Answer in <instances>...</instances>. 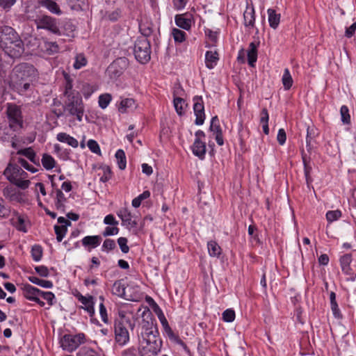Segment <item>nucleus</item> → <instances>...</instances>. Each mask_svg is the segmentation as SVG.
Returning <instances> with one entry per match:
<instances>
[{
	"mask_svg": "<svg viewBox=\"0 0 356 356\" xmlns=\"http://www.w3.org/2000/svg\"><path fill=\"white\" fill-rule=\"evenodd\" d=\"M244 25L248 29H252L254 26L255 15L253 6L247 7L243 13Z\"/></svg>",
	"mask_w": 356,
	"mask_h": 356,
	"instance_id": "21",
	"label": "nucleus"
},
{
	"mask_svg": "<svg viewBox=\"0 0 356 356\" xmlns=\"http://www.w3.org/2000/svg\"><path fill=\"white\" fill-rule=\"evenodd\" d=\"M219 60L218 54L216 51H207L205 54V64L207 68L213 69Z\"/></svg>",
	"mask_w": 356,
	"mask_h": 356,
	"instance_id": "25",
	"label": "nucleus"
},
{
	"mask_svg": "<svg viewBox=\"0 0 356 356\" xmlns=\"http://www.w3.org/2000/svg\"><path fill=\"white\" fill-rule=\"evenodd\" d=\"M317 136L316 129L312 126H308L307 128V136H306V148L308 154H311L313 146L312 145V140Z\"/></svg>",
	"mask_w": 356,
	"mask_h": 356,
	"instance_id": "27",
	"label": "nucleus"
},
{
	"mask_svg": "<svg viewBox=\"0 0 356 356\" xmlns=\"http://www.w3.org/2000/svg\"><path fill=\"white\" fill-rule=\"evenodd\" d=\"M208 252L211 257H218L221 254V248L214 241H209L207 243Z\"/></svg>",
	"mask_w": 356,
	"mask_h": 356,
	"instance_id": "31",
	"label": "nucleus"
},
{
	"mask_svg": "<svg viewBox=\"0 0 356 356\" xmlns=\"http://www.w3.org/2000/svg\"><path fill=\"white\" fill-rule=\"evenodd\" d=\"M35 270L40 276L44 277H48L49 274L48 268L43 265L35 266Z\"/></svg>",
	"mask_w": 356,
	"mask_h": 356,
	"instance_id": "60",
	"label": "nucleus"
},
{
	"mask_svg": "<svg viewBox=\"0 0 356 356\" xmlns=\"http://www.w3.org/2000/svg\"><path fill=\"white\" fill-rule=\"evenodd\" d=\"M116 247V245H115V243L113 240L112 239H106L104 243H103V245H102V250L104 251V250H106V251H109V250H113Z\"/></svg>",
	"mask_w": 356,
	"mask_h": 356,
	"instance_id": "59",
	"label": "nucleus"
},
{
	"mask_svg": "<svg viewBox=\"0 0 356 356\" xmlns=\"http://www.w3.org/2000/svg\"><path fill=\"white\" fill-rule=\"evenodd\" d=\"M267 13L270 26L273 29H277L280 22V14H277L275 10L272 8L268 9Z\"/></svg>",
	"mask_w": 356,
	"mask_h": 356,
	"instance_id": "28",
	"label": "nucleus"
},
{
	"mask_svg": "<svg viewBox=\"0 0 356 356\" xmlns=\"http://www.w3.org/2000/svg\"><path fill=\"white\" fill-rule=\"evenodd\" d=\"M118 243L120 246L121 251L123 253H127L129 250V248L127 245V238L125 237H120L118 239Z\"/></svg>",
	"mask_w": 356,
	"mask_h": 356,
	"instance_id": "55",
	"label": "nucleus"
},
{
	"mask_svg": "<svg viewBox=\"0 0 356 356\" xmlns=\"http://www.w3.org/2000/svg\"><path fill=\"white\" fill-rule=\"evenodd\" d=\"M259 45V41L252 42L249 44L247 52L248 62L250 66L254 67L257 59V48Z\"/></svg>",
	"mask_w": 356,
	"mask_h": 356,
	"instance_id": "20",
	"label": "nucleus"
},
{
	"mask_svg": "<svg viewBox=\"0 0 356 356\" xmlns=\"http://www.w3.org/2000/svg\"><path fill=\"white\" fill-rule=\"evenodd\" d=\"M235 318V312L232 309H227L222 313V319L225 322H232Z\"/></svg>",
	"mask_w": 356,
	"mask_h": 356,
	"instance_id": "51",
	"label": "nucleus"
},
{
	"mask_svg": "<svg viewBox=\"0 0 356 356\" xmlns=\"http://www.w3.org/2000/svg\"><path fill=\"white\" fill-rule=\"evenodd\" d=\"M54 230L56 234V239L58 242H60L64 236H65L67 228L65 227V225H54Z\"/></svg>",
	"mask_w": 356,
	"mask_h": 356,
	"instance_id": "44",
	"label": "nucleus"
},
{
	"mask_svg": "<svg viewBox=\"0 0 356 356\" xmlns=\"http://www.w3.org/2000/svg\"><path fill=\"white\" fill-rule=\"evenodd\" d=\"M64 77H65V95H70L69 94V92L71 91V90L72 89V87H73V85H72V81L70 78V76L69 74H67V73H64Z\"/></svg>",
	"mask_w": 356,
	"mask_h": 356,
	"instance_id": "56",
	"label": "nucleus"
},
{
	"mask_svg": "<svg viewBox=\"0 0 356 356\" xmlns=\"http://www.w3.org/2000/svg\"><path fill=\"white\" fill-rule=\"evenodd\" d=\"M0 49L12 58H18L24 54V42L11 26H0Z\"/></svg>",
	"mask_w": 356,
	"mask_h": 356,
	"instance_id": "2",
	"label": "nucleus"
},
{
	"mask_svg": "<svg viewBox=\"0 0 356 356\" xmlns=\"http://www.w3.org/2000/svg\"><path fill=\"white\" fill-rule=\"evenodd\" d=\"M125 289L124 285L122 284L121 280H118L114 282L112 287V292L114 295L120 297L125 298Z\"/></svg>",
	"mask_w": 356,
	"mask_h": 356,
	"instance_id": "34",
	"label": "nucleus"
},
{
	"mask_svg": "<svg viewBox=\"0 0 356 356\" xmlns=\"http://www.w3.org/2000/svg\"><path fill=\"white\" fill-rule=\"evenodd\" d=\"M77 356H99L98 353L95 351L93 349L89 347H82L78 354Z\"/></svg>",
	"mask_w": 356,
	"mask_h": 356,
	"instance_id": "48",
	"label": "nucleus"
},
{
	"mask_svg": "<svg viewBox=\"0 0 356 356\" xmlns=\"http://www.w3.org/2000/svg\"><path fill=\"white\" fill-rule=\"evenodd\" d=\"M99 314L101 316L102 321L104 323H107L108 321V318L106 309L104 305V302H101L99 304Z\"/></svg>",
	"mask_w": 356,
	"mask_h": 356,
	"instance_id": "62",
	"label": "nucleus"
},
{
	"mask_svg": "<svg viewBox=\"0 0 356 356\" xmlns=\"http://www.w3.org/2000/svg\"><path fill=\"white\" fill-rule=\"evenodd\" d=\"M17 154L25 156L37 167L40 166V159L31 147L19 149Z\"/></svg>",
	"mask_w": 356,
	"mask_h": 356,
	"instance_id": "16",
	"label": "nucleus"
},
{
	"mask_svg": "<svg viewBox=\"0 0 356 356\" xmlns=\"http://www.w3.org/2000/svg\"><path fill=\"white\" fill-rule=\"evenodd\" d=\"M15 160L17 161L16 163L20 164L22 167H23L24 169H26V170H28L32 173H35L38 171V169L37 168L30 165L28 163V161L26 159H24V158L18 157Z\"/></svg>",
	"mask_w": 356,
	"mask_h": 356,
	"instance_id": "40",
	"label": "nucleus"
},
{
	"mask_svg": "<svg viewBox=\"0 0 356 356\" xmlns=\"http://www.w3.org/2000/svg\"><path fill=\"white\" fill-rule=\"evenodd\" d=\"M118 216L122 220V225L127 229H131L137 226L138 223L136 220H133V216L129 210L127 208H121L117 212Z\"/></svg>",
	"mask_w": 356,
	"mask_h": 356,
	"instance_id": "13",
	"label": "nucleus"
},
{
	"mask_svg": "<svg viewBox=\"0 0 356 356\" xmlns=\"http://www.w3.org/2000/svg\"><path fill=\"white\" fill-rule=\"evenodd\" d=\"M209 129L211 131L214 132L216 134L222 133V129L219 124V120H218V116H214L211 118Z\"/></svg>",
	"mask_w": 356,
	"mask_h": 356,
	"instance_id": "47",
	"label": "nucleus"
},
{
	"mask_svg": "<svg viewBox=\"0 0 356 356\" xmlns=\"http://www.w3.org/2000/svg\"><path fill=\"white\" fill-rule=\"evenodd\" d=\"M119 232V228L117 226H113V227H106L102 235L104 236H113L118 234Z\"/></svg>",
	"mask_w": 356,
	"mask_h": 356,
	"instance_id": "54",
	"label": "nucleus"
},
{
	"mask_svg": "<svg viewBox=\"0 0 356 356\" xmlns=\"http://www.w3.org/2000/svg\"><path fill=\"white\" fill-rule=\"evenodd\" d=\"M136 107L135 100L132 98L122 99L118 106V111L122 113H128Z\"/></svg>",
	"mask_w": 356,
	"mask_h": 356,
	"instance_id": "23",
	"label": "nucleus"
},
{
	"mask_svg": "<svg viewBox=\"0 0 356 356\" xmlns=\"http://www.w3.org/2000/svg\"><path fill=\"white\" fill-rule=\"evenodd\" d=\"M87 64V60L83 54H77L75 57V61L73 64V67L76 70L81 69L86 66Z\"/></svg>",
	"mask_w": 356,
	"mask_h": 356,
	"instance_id": "42",
	"label": "nucleus"
},
{
	"mask_svg": "<svg viewBox=\"0 0 356 356\" xmlns=\"http://www.w3.org/2000/svg\"><path fill=\"white\" fill-rule=\"evenodd\" d=\"M23 291V296L29 300L35 301L37 299V293H38V289L33 286L29 284H24L22 288Z\"/></svg>",
	"mask_w": 356,
	"mask_h": 356,
	"instance_id": "24",
	"label": "nucleus"
},
{
	"mask_svg": "<svg viewBox=\"0 0 356 356\" xmlns=\"http://www.w3.org/2000/svg\"><path fill=\"white\" fill-rule=\"evenodd\" d=\"M282 81L285 90H289L293 85V79L288 68L284 71Z\"/></svg>",
	"mask_w": 356,
	"mask_h": 356,
	"instance_id": "38",
	"label": "nucleus"
},
{
	"mask_svg": "<svg viewBox=\"0 0 356 356\" xmlns=\"http://www.w3.org/2000/svg\"><path fill=\"white\" fill-rule=\"evenodd\" d=\"M29 280L34 284L38 285L45 289H51L53 287V283L51 281L41 280L35 276L29 277Z\"/></svg>",
	"mask_w": 356,
	"mask_h": 356,
	"instance_id": "32",
	"label": "nucleus"
},
{
	"mask_svg": "<svg viewBox=\"0 0 356 356\" xmlns=\"http://www.w3.org/2000/svg\"><path fill=\"white\" fill-rule=\"evenodd\" d=\"M16 227L19 231L24 233L27 232V229L24 224V219L22 216H17V217Z\"/></svg>",
	"mask_w": 356,
	"mask_h": 356,
	"instance_id": "61",
	"label": "nucleus"
},
{
	"mask_svg": "<svg viewBox=\"0 0 356 356\" xmlns=\"http://www.w3.org/2000/svg\"><path fill=\"white\" fill-rule=\"evenodd\" d=\"M14 159L10 160L6 168L3 172V175L6 179L17 187L25 190L31 184V181L27 179L29 175L17 163H14Z\"/></svg>",
	"mask_w": 356,
	"mask_h": 356,
	"instance_id": "4",
	"label": "nucleus"
},
{
	"mask_svg": "<svg viewBox=\"0 0 356 356\" xmlns=\"http://www.w3.org/2000/svg\"><path fill=\"white\" fill-rule=\"evenodd\" d=\"M36 76V70L31 64L22 63L16 65L10 75V86L19 94L29 90Z\"/></svg>",
	"mask_w": 356,
	"mask_h": 356,
	"instance_id": "3",
	"label": "nucleus"
},
{
	"mask_svg": "<svg viewBox=\"0 0 356 356\" xmlns=\"http://www.w3.org/2000/svg\"><path fill=\"white\" fill-rule=\"evenodd\" d=\"M67 102L65 103V111L70 115L76 116L79 122L82 121L84 113V106L82 98L79 95H68Z\"/></svg>",
	"mask_w": 356,
	"mask_h": 356,
	"instance_id": "8",
	"label": "nucleus"
},
{
	"mask_svg": "<svg viewBox=\"0 0 356 356\" xmlns=\"http://www.w3.org/2000/svg\"><path fill=\"white\" fill-rule=\"evenodd\" d=\"M301 155L304 165V173L306 179V182L309 187L310 184L312 182V179L310 176V173L312 170V165L310 164L311 157L310 155L306 153L304 149L302 150Z\"/></svg>",
	"mask_w": 356,
	"mask_h": 356,
	"instance_id": "15",
	"label": "nucleus"
},
{
	"mask_svg": "<svg viewBox=\"0 0 356 356\" xmlns=\"http://www.w3.org/2000/svg\"><path fill=\"white\" fill-rule=\"evenodd\" d=\"M218 33L219 32L217 31H212L209 29H207L205 30L206 35L209 38V39L213 44L216 43Z\"/></svg>",
	"mask_w": 356,
	"mask_h": 356,
	"instance_id": "57",
	"label": "nucleus"
},
{
	"mask_svg": "<svg viewBox=\"0 0 356 356\" xmlns=\"http://www.w3.org/2000/svg\"><path fill=\"white\" fill-rule=\"evenodd\" d=\"M41 4L52 13L56 15H60L62 13L58 5L52 0H42Z\"/></svg>",
	"mask_w": 356,
	"mask_h": 356,
	"instance_id": "30",
	"label": "nucleus"
},
{
	"mask_svg": "<svg viewBox=\"0 0 356 356\" xmlns=\"http://www.w3.org/2000/svg\"><path fill=\"white\" fill-rule=\"evenodd\" d=\"M134 53L136 59L142 64L147 63L150 60L151 46L147 38L138 37L135 42Z\"/></svg>",
	"mask_w": 356,
	"mask_h": 356,
	"instance_id": "6",
	"label": "nucleus"
},
{
	"mask_svg": "<svg viewBox=\"0 0 356 356\" xmlns=\"http://www.w3.org/2000/svg\"><path fill=\"white\" fill-rule=\"evenodd\" d=\"M173 8L176 10H183L188 2V0H172Z\"/></svg>",
	"mask_w": 356,
	"mask_h": 356,
	"instance_id": "58",
	"label": "nucleus"
},
{
	"mask_svg": "<svg viewBox=\"0 0 356 356\" xmlns=\"http://www.w3.org/2000/svg\"><path fill=\"white\" fill-rule=\"evenodd\" d=\"M87 145L92 152L97 154H101L99 145L96 140L90 139L88 141Z\"/></svg>",
	"mask_w": 356,
	"mask_h": 356,
	"instance_id": "52",
	"label": "nucleus"
},
{
	"mask_svg": "<svg viewBox=\"0 0 356 356\" xmlns=\"http://www.w3.org/2000/svg\"><path fill=\"white\" fill-rule=\"evenodd\" d=\"M175 21L177 26L184 30L188 31L191 27L192 21L191 15L188 13L176 15L175 17Z\"/></svg>",
	"mask_w": 356,
	"mask_h": 356,
	"instance_id": "18",
	"label": "nucleus"
},
{
	"mask_svg": "<svg viewBox=\"0 0 356 356\" xmlns=\"http://www.w3.org/2000/svg\"><path fill=\"white\" fill-rule=\"evenodd\" d=\"M193 101V111L196 117L195 124L196 125L203 124L205 120L204 102L202 96H195Z\"/></svg>",
	"mask_w": 356,
	"mask_h": 356,
	"instance_id": "12",
	"label": "nucleus"
},
{
	"mask_svg": "<svg viewBox=\"0 0 356 356\" xmlns=\"http://www.w3.org/2000/svg\"><path fill=\"white\" fill-rule=\"evenodd\" d=\"M16 188L13 186H8L3 189V195L6 198L10 199L15 194Z\"/></svg>",
	"mask_w": 356,
	"mask_h": 356,
	"instance_id": "63",
	"label": "nucleus"
},
{
	"mask_svg": "<svg viewBox=\"0 0 356 356\" xmlns=\"http://www.w3.org/2000/svg\"><path fill=\"white\" fill-rule=\"evenodd\" d=\"M173 104L177 113L181 116L184 113V108L187 106L182 97H175Z\"/></svg>",
	"mask_w": 356,
	"mask_h": 356,
	"instance_id": "33",
	"label": "nucleus"
},
{
	"mask_svg": "<svg viewBox=\"0 0 356 356\" xmlns=\"http://www.w3.org/2000/svg\"><path fill=\"white\" fill-rule=\"evenodd\" d=\"M149 299L153 302L154 307V312L157 314L158 318H159L161 325H163V328L168 329L170 330V325H169L168 321H167L166 318L165 317L163 312L161 311V309L159 308L158 305L154 301V300L152 298H149Z\"/></svg>",
	"mask_w": 356,
	"mask_h": 356,
	"instance_id": "29",
	"label": "nucleus"
},
{
	"mask_svg": "<svg viewBox=\"0 0 356 356\" xmlns=\"http://www.w3.org/2000/svg\"><path fill=\"white\" fill-rule=\"evenodd\" d=\"M56 138L59 142L65 143L74 148H76L79 145L78 140L66 133L58 134Z\"/></svg>",
	"mask_w": 356,
	"mask_h": 356,
	"instance_id": "26",
	"label": "nucleus"
},
{
	"mask_svg": "<svg viewBox=\"0 0 356 356\" xmlns=\"http://www.w3.org/2000/svg\"><path fill=\"white\" fill-rule=\"evenodd\" d=\"M351 261V254H346L340 258V264L342 271L346 275H352L353 277H351V280L353 281L355 280V277L356 276V274L355 275L350 267Z\"/></svg>",
	"mask_w": 356,
	"mask_h": 356,
	"instance_id": "17",
	"label": "nucleus"
},
{
	"mask_svg": "<svg viewBox=\"0 0 356 356\" xmlns=\"http://www.w3.org/2000/svg\"><path fill=\"white\" fill-rule=\"evenodd\" d=\"M340 113L341 117V121L344 124H349L350 123V116L349 114L348 108L343 105L340 109Z\"/></svg>",
	"mask_w": 356,
	"mask_h": 356,
	"instance_id": "46",
	"label": "nucleus"
},
{
	"mask_svg": "<svg viewBox=\"0 0 356 356\" xmlns=\"http://www.w3.org/2000/svg\"><path fill=\"white\" fill-rule=\"evenodd\" d=\"M44 49L48 54H54L59 51V47L55 42L44 41Z\"/></svg>",
	"mask_w": 356,
	"mask_h": 356,
	"instance_id": "39",
	"label": "nucleus"
},
{
	"mask_svg": "<svg viewBox=\"0 0 356 356\" xmlns=\"http://www.w3.org/2000/svg\"><path fill=\"white\" fill-rule=\"evenodd\" d=\"M341 216V212L339 210L329 211L326 213V219L329 222L338 220Z\"/></svg>",
	"mask_w": 356,
	"mask_h": 356,
	"instance_id": "49",
	"label": "nucleus"
},
{
	"mask_svg": "<svg viewBox=\"0 0 356 356\" xmlns=\"http://www.w3.org/2000/svg\"><path fill=\"white\" fill-rule=\"evenodd\" d=\"M172 35L176 42H183L186 40V33L184 31L174 28L172 30Z\"/></svg>",
	"mask_w": 356,
	"mask_h": 356,
	"instance_id": "41",
	"label": "nucleus"
},
{
	"mask_svg": "<svg viewBox=\"0 0 356 356\" xmlns=\"http://www.w3.org/2000/svg\"><path fill=\"white\" fill-rule=\"evenodd\" d=\"M135 327V323L124 314H120V318L115 321V340L120 346H124L129 341V333L128 328L131 330Z\"/></svg>",
	"mask_w": 356,
	"mask_h": 356,
	"instance_id": "5",
	"label": "nucleus"
},
{
	"mask_svg": "<svg viewBox=\"0 0 356 356\" xmlns=\"http://www.w3.org/2000/svg\"><path fill=\"white\" fill-rule=\"evenodd\" d=\"M155 321H143L139 350L142 356H154L160 351L161 340Z\"/></svg>",
	"mask_w": 356,
	"mask_h": 356,
	"instance_id": "1",
	"label": "nucleus"
},
{
	"mask_svg": "<svg viewBox=\"0 0 356 356\" xmlns=\"http://www.w3.org/2000/svg\"><path fill=\"white\" fill-rule=\"evenodd\" d=\"M115 158L119 168L120 170H124L127 166V161L125 153L122 149H118L115 153Z\"/></svg>",
	"mask_w": 356,
	"mask_h": 356,
	"instance_id": "37",
	"label": "nucleus"
},
{
	"mask_svg": "<svg viewBox=\"0 0 356 356\" xmlns=\"http://www.w3.org/2000/svg\"><path fill=\"white\" fill-rule=\"evenodd\" d=\"M6 114L8 119L9 127L14 131H19L23 127L24 120L19 106L15 104H8Z\"/></svg>",
	"mask_w": 356,
	"mask_h": 356,
	"instance_id": "9",
	"label": "nucleus"
},
{
	"mask_svg": "<svg viewBox=\"0 0 356 356\" xmlns=\"http://www.w3.org/2000/svg\"><path fill=\"white\" fill-rule=\"evenodd\" d=\"M43 167L47 170H51L54 168L56 161L49 154H44L41 159Z\"/></svg>",
	"mask_w": 356,
	"mask_h": 356,
	"instance_id": "36",
	"label": "nucleus"
},
{
	"mask_svg": "<svg viewBox=\"0 0 356 356\" xmlns=\"http://www.w3.org/2000/svg\"><path fill=\"white\" fill-rule=\"evenodd\" d=\"M64 32L62 34L67 36H74L75 26L71 22H66L63 25Z\"/></svg>",
	"mask_w": 356,
	"mask_h": 356,
	"instance_id": "50",
	"label": "nucleus"
},
{
	"mask_svg": "<svg viewBox=\"0 0 356 356\" xmlns=\"http://www.w3.org/2000/svg\"><path fill=\"white\" fill-rule=\"evenodd\" d=\"M268 119L269 115L268 111L266 108H264L261 112L260 122L262 124L264 133L266 135L269 134Z\"/></svg>",
	"mask_w": 356,
	"mask_h": 356,
	"instance_id": "35",
	"label": "nucleus"
},
{
	"mask_svg": "<svg viewBox=\"0 0 356 356\" xmlns=\"http://www.w3.org/2000/svg\"><path fill=\"white\" fill-rule=\"evenodd\" d=\"M36 29H44L53 34L61 35L62 31L59 28V20L47 15H38L34 19Z\"/></svg>",
	"mask_w": 356,
	"mask_h": 356,
	"instance_id": "7",
	"label": "nucleus"
},
{
	"mask_svg": "<svg viewBox=\"0 0 356 356\" xmlns=\"http://www.w3.org/2000/svg\"><path fill=\"white\" fill-rule=\"evenodd\" d=\"M76 297L83 305L81 308L86 310L90 316H92L95 314L93 297L92 296H84L79 293L76 295Z\"/></svg>",
	"mask_w": 356,
	"mask_h": 356,
	"instance_id": "14",
	"label": "nucleus"
},
{
	"mask_svg": "<svg viewBox=\"0 0 356 356\" xmlns=\"http://www.w3.org/2000/svg\"><path fill=\"white\" fill-rule=\"evenodd\" d=\"M193 153L199 157L200 159H203L206 154V144L200 139H195V141L192 146Z\"/></svg>",
	"mask_w": 356,
	"mask_h": 356,
	"instance_id": "22",
	"label": "nucleus"
},
{
	"mask_svg": "<svg viewBox=\"0 0 356 356\" xmlns=\"http://www.w3.org/2000/svg\"><path fill=\"white\" fill-rule=\"evenodd\" d=\"M31 256L34 261H39L42 257V248L39 245H35L31 248Z\"/></svg>",
	"mask_w": 356,
	"mask_h": 356,
	"instance_id": "43",
	"label": "nucleus"
},
{
	"mask_svg": "<svg viewBox=\"0 0 356 356\" xmlns=\"http://www.w3.org/2000/svg\"><path fill=\"white\" fill-rule=\"evenodd\" d=\"M102 169L103 171V175L100 177V181L105 183L111 179V168L107 165L103 166Z\"/></svg>",
	"mask_w": 356,
	"mask_h": 356,
	"instance_id": "53",
	"label": "nucleus"
},
{
	"mask_svg": "<svg viewBox=\"0 0 356 356\" xmlns=\"http://www.w3.org/2000/svg\"><path fill=\"white\" fill-rule=\"evenodd\" d=\"M111 99H112V97L110 94L106 93V94L101 95L99 97V101H98L99 107L102 108V109L106 108L108 106Z\"/></svg>",
	"mask_w": 356,
	"mask_h": 356,
	"instance_id": "45",
	"label": "nucleus"
},
{
	"mask_svg": "<svg viewBox=\"0 0 356 356\" xmlns=\"http://www.w3.org/2000/svg\"><path fill=\"white\" fill-rule=\"evenodd\" d=\"M86 336L83 333L77 334H65L60 339V346L68 352L75 350L81 344L85 343Z\"/></svg>",
	"mask_w": 356,
	"mask_h": 356,
	"instance_id": "10",
	"label": "nucleus"
},
{
	"mask_svg": "<svg viewBox=\"0 0 356 356\" xmlns=\"http://www.w3.org/2000/svg\"><path fill=\"white\" fill-rule=\"evenodd\" d=\"M129 63L125 57L118 58L115 60L108 67V72L111 76L118 77L128 67Z\"/></svg>",
	"mask_w": 356,
	"mask_h": 356,
	"instance_id": "11",
	"label": "nucleus"
},
{
	"mask_svg": "<svg viewBox=\"0 0 356 356\" xmlns=\"http://www.w3.org/2000/svg\"><path fill=\"white\" fill-rule=\"evenodd\" d=\"M16 0H0V7L8 10L15 3Z\"/></svg>",
	"mask_w": 356,
	"mask_h": 356,
	"instance_id": "64",
	"label": "nucleus"
},
{
	"mask_svg": "<svg viewBox=\"0 0 356 356\" xmlns=\"http://www.w3.org/2000/svg\"><path fill=\"white\" fill-rule=\"evenodd\" d=\"M102 241V237L99 235L87 236L82 238L81 243L83 246L90 251L92 249L98 247Z\"/></svg>",
	"mask_w": 356,
	"mask_h": 356,
	"instance_id": "19",
	"label": "nucleus"
}]
</instances>
